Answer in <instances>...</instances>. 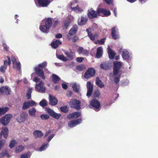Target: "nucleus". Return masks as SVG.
Returning a JSON list of instances; mask_svg holds the SVG:
<instances>
[{
    "instance_id": "603ef678",
    "label": "nucleus",
    "mask_w": 158,
    "mask_h": 158,
    "mask_svg": "<svg viewBox=\"0 0 158 158\" xmlns=\"http://www.w3.org/2000/svg\"><path fill=\"white\" fill-rule=\"evenodd\" d=\"M7 151L6 150H2L0 153V158L6 155Z\"/></svg>"
},
{
    "instance_id": "dca6fc26",
    "label": "nucleus",
    "mask_w": 158,
    "mask_h": 158,
    "mask_svg": "<svg viewBox=\"0 0 158 158\" xmlns=\"http://www.w3.org/2000/svg\"><path fill=\"white\" fill-rule=\"evenodd\" d=\"M34 70L35 73L38 76L41 77L44 80L45 79L44 72L42 69H40L38 67H35V68Z\"/></svg>"
},
{
    "instance_id": "ddd939ff",
    "label": "nucleus",
    "mask_w": 158,
    "mask_h": 158,
    "mask_svg": "<svg viewBox=\"0 0 158 158\" xmlns=\"http://www.w3.org/2000/svg\"><path fill=\"white\" fill-rule=\"evenodd\" d=\"M87 92L86 96L88 98H89L91 95L93 90V85L90 81H88L86 83Z\"/></svg>"
},
{
    "instance_id": "774afa93",
    "label": "nucleus",
    "mask_w": 158,
    "mask_h": 158,
    "mask_svg": "<svg viewBox=\"0 0 158 158\" xmlns=\"http://www.w3.org/2000/svg\"><path fill=\"white\" fill-rule=\"evenodd\" d=\"M62 88L66 90L68 88V85L65 83H63L62 84Z\"/></svg>"
},
{
    "instance_id": "7ed1b4c3",
    "label": "nucleus",
    "mask_w": 158,
    "mask_h": 158,
    "mask_svg": "<svg viewBox=\"0 0 158 158\" xmlns=\"http://www.w3.org/2000/svg\"><path fill=\"white\" fill-rule=\"evenodd\" d=\"M123 65V63L121 61H115L113 63V75L114 76L118 75Z\"/></svg>"
},
{
    "instance_id": "2f4dec72",
    "label": "nucleus",
    "mask_w": 158,
    "mask_h": 158,
    "mask_svg": "<svg viewBox=\"0 0 158 158\" xmlns=\"http://www.w3.org/2000/svg\"><path fill=\"white\" fill-rule=\"evenodd\" d=\"M33 134L35 138L40 137L43 135V134L41 131L37 130L34 131Z\"/></svg>"
},
{
    "instance_id": "72a5a7b5",
    "label": "nucleus",
    "mask_w": 158,
    "mask_h": 158,
    "mask_svg": "<svg viewBox=\"0 0 158 158\" xmlns=\"http://www.w3.org/2000/svg\"><path fill=\"white\" fill-rule=\"evenodd\" d=\"M9 108L7 107L0 108V115L5 114L9 110Z\"/></svg>"
},
{
    "instance_id": "4468645a",
    "label": "nucleus",
    "mask_w": 158,
    "mask_h": 158,
    "mask_svg": "<svg viewBox=\"0 0 158 158\" xmlns=\"http://www.w3.org/2000/svg\"><path fill=\"white\" fill-rule=\"evenodd\" d=\"M97 12L98 14L101 13L103 14L102 16L103 17H108L111 15V12L110 11L101 8H97Z\"/></svg>"
},
{
    "instance_id": "79ce46f5",
    "label": "nucleus",
    "mask_w": 158,
    "mask_h": 158,
    "mask_svg": "<svg viewBox=\"0 0 158 158\" xmlns=\"http://www.w3.org/2000/svg\"><path fill=\"white\" fill-rule=\"evenodd\" d=\"M40 118L43 120H47L49 118L50 116L47 114H42L40 115Z\"/></svg>"
},
{
    "instance_id": "c9c22d12",
    "label": "nucleus",
    "mask_w": 158,
    "mask_h": 158,
    "mask_svg": "<svg viewBox=\"0 0 158 158\" xmlns=\"http://www.w3.org/2000/svg\"><path fill=\"white\" fill-rule=\"evenodd\" d=\"M31 155V153L29 151H28L26 153L21 155L20 158H30Z\"/></svg>"
},
{
    "instance_id": "f8f14e48",
    "label": "nucleus",
    "mask_w": 158,
    "mask_h": 158,
    "mask_svg": "<svg viewBox=\"0 0 158 158\" xmlns=\"http://www.w3.org/2000/svg\"><path fill=\"white\" fill-rule=\"evenodd\" d=\"M28 115L25 112H23L21 113L20 116L17 117L16 119L17 122L20 123H24L27 119Z\"/></svg>"
},
{
    "instance_id": "a19ab883",
    "label": "nucleus",
    "mask_w": 158,
    "mask_h": 158,
    "mask_svg": "<svg viewBox=\"0 0 158 158\" xmlns=\"http://www.w3.org/2000/svg\"><path fill=\"white\" fill-rule=\"evenodd\" d=\"M56 56L58 59L63 61H66L68 60V59L63 54L59 55L58 56L57 55Z\"/></svg>"
},
{
    "instance_id": "6e6d98bb",
    "label": "nucleus",
    "mask_w": 158,
    "mask_h": 158,
    "mask_svg": "<svg viewBox=\"0 0 158 158\" xmlns=\"http://www.w3.org/2000/svg\"><path fill=\"white\" fill-rule=\"evenodd\" d=\"M106 39V38H103L100 40H97L98 43L100 44H103L105 43V40Z\"/></svg>"
},
{
    "instance_id": "a18cd8bd",
    "label": "nucleus",
    "mask_w": 158,
    "mask_h": 158,
    "mask_svg": "<svg viewBox=\"0 0 158 158\" xmlns=\"http://www.w3.org/2000/svg\"><path fill=\"white\" fill-rule=\"evenodd\" d=\"M47 65V62L46 61H44L42 63L39 64L38 65V67L40 68L41 69L44 68L46 67Z\"/></svg>"
},
{
    "instance_id": "0e129e2a",
    "label": "nucleus",
    "mask_w": 158,
    "mask_h": 158,
    "mask_svg": "<svg viewBox=\"0 0 158 158\" xmlns=\"http://www.w3.org/2000/svg\"><path fill=\"white\" fill-rule=\"evenodd\" d=\"M104 1L108 5L112 4L113 5V0H104Z\"/></svg>"
},
{
    "instance_id": "aec40b11",
    "label": "nucleus",
    "mask_w": 158,
    "mask_h": 158,
    "mask_svg": "<svg viewBox=\"0 0 158 158\" xmlns=\"http://www.w3.org/2000/svg\"><path fill=\"white\" fill-rule=\"evenodd\" d=\"M48 99L50 105L54 106L57 104L58 100L54 96L49 94Z\"/></svg>"
},
{
    "instance_id": "37998d69",
    "label": "nucleus",
    "mask_w": 158,
    "mask_h": 158,
    "mask_svg": "<svg viewBox=\"0 0 158 158\" xmlns=\"http://www.w3.org/2000/svg\"><path fill=\"white\" fill-rule=\"evenodd\" d=\"M16 144V141L15 140H12L9 144V147L10 148H12L15 147Z\"/></svg>"
},
{
    "instance_id": "49530a36",
    "label": "nucleus",
    "mask_w": 158,
    "mask_h": 158,
    "mask_svg": "<svg viewBox=\"0 0 158 158\" xmlns=\"http://www.w3.org/2000/svg\"><path fill=\"white\" fill-rule=\"evenodd\" d=\"M21 64L20 62H18L15 63V67L14 68H16L17 71L19 72H20L21 70Z\"/></svg>"
},
{
    "instance_id": "09e8293b",
    "label": "nucleus",
    "mask_w": 158,
    "mask_h": 158,
    "mask_svg": "<svg viewBox=\"0 0 158 158\" xmlns=\"http://www.w3.org/2000/svg\"><path fill=\"white\" fill-rule=\"evenodd\" d=\"M120 75H118V76L115 77H114V81L116 84H117L119 82L120 79Z\"/></svg>"
},
{
    "instance_id": "4be33fe9",
    "label": "nucleus",
    "mask_w": 158,
    "mask_h": 158,
    "mask_svg": "<svg viewBox=\"0 0 158 158\" xmlns=\"http://www.w3.org/2000/svg\"><path fill=\"white\" fill-rule=\"evenodd\" d=\"M73 90L74 92L78 93L79 92L80 88V84H77L76 82H74L71 84Z\"/></svg>"
},
{
    "instance_id": "4d7b16f0",
    "label": "nucleus",
    "mask_w": 158,
    "mask_h": 158,
    "mask_svg": "<svg viewBox=\"0 0 158 158\" xmlns=\"http://www.w3.org/2000/svg\"><path fill=\"white\" fill-rule=\"evenodd\" d=\"M11 59L13 64V67L15 68V63L18 62H17L15 57L13 56H11Z\"/></svg>"
},
{
    "instance_id": "58836bf2",
    "label": "nucleus",
    "mask_w": 158,
    "mask_h": 158,
    "mask_svg": "<svg viewBox=\"0 0 158 158\" xmlns=\"http://www.w3.org/2000/svg\"><path fill=\"white\" fill-rule=\"evenodd\" d=\"M129 81L128 79H124L121 81V85L123 86H125L128 85Z\"/></svg>"
},
{
    "instance_id": "3c124183",
    "label": "nucleus",
    "mask_w": 158,
    "mask_h": 158,
    "mask_svg": "<svg viewBox=\"0 0 158 158\" xmlns=\"http://www.w3.org/2000/svg\"><path fill=\"white\" fill-rule=\"evenodd\" d=\"M101 93L98 90L95 91L93 94L94 97L95 98H98Z\"/></svg>"
},
{
    "instance_id": "338daca9",
    "label": "nucleus",
    "mask_w": 158,
    "mask_h": 158,
    "mask_svg": "<svg viewBox=\"0 0 158 158\" xmlns=\"http://www.w3.org/2000/svg\"><path fill=\"white\" fill-rule=\"evenodd\" d=\"M70 22L69 21H65L64 23V26L66 28H67L69 26Z\"/></svg>"
},
{
    "instance_id": "0eeeda50",
    "label": "nucleus",
    "mask_w": 158,
    "mask_h": 158,
    "mask_svg": "<svg viewBox=\"0 0 158 158\" xmlns=\"http://www.w3.org/2000/svg\"><path fill=\"white\" fill-rule=\"evenodd\" d=\"M45 110L50 116L57 120L59 119L61 116L60 114L56 113L50 108H46Z\"/></svg>"
},
{
    "instance_id": "6e6552de",
    "label": "nucleus",
    "mask_w": 158,
    "mask_h": 158,
    "mask_svg": "<svg viewBox=\"0 0 158 158\" xmlns=\"http://www.w3.org/2000/svg\"><path fill=\"white\" fill-rule=\"evenodd\" d=\"M111 36L114 40L119 39L118 29L117 27H114L111 28Z\"/></svg>"
},
{
    "instance_id": "4c0bfd02",
    "label": "nucleus",
    "mask_w": 158,
    "mask_h": 158,
    "mask_svg": "<svg viewBox=\"0 0 158 158\" xmlns=\"http://www.w3.org/2000/svg\"><path fill=\"white\" fill-rule=\"evenodd\" d=\"M36 111V110L35 108H32L28 110L29 114L31 116H34L35 115Z\"/></svg>"
},
{
    "instance_id": "1a4fd4ad",
    "label": "nucleus",
    "mask_w": 158,
    "mask_h": 158,
    "mask_svg": "<svg viewBox=\"0 0 158 158\" xmlns=\"http://www.w3.org/2000/svg\"><path fill=\"white\" fill-rule=\"evenodd\" d=\"M122 56L124 60L128 61L132 59L133 54L131 52H129L127 50L124 49L122 52Z\"/></svg>"
},
{
    "instance_id": "b1692460",
    "label": "nucleus",
    "mask_w": 158,
    "mask_h": 158,
    "mask_svg": "<svg viewBox=\"0 0 158 158\" xmlns=\"http://www.w3.org/2000/svg\"><path fill=\"white\" fill-rule=\"evenodd\" d=\"M62 43L59 40L52 42L51 44L52 47L54 49H56L59 46L62 44Z\"/></svg>"
},
{
    "instance_id": "39448f33",
    "label": "nucleus",
    "mask_w": 158,
    "mask_h": 158,
    "mask_svg": "<svg viewBox=\"0 0 158 158\" xmlns=\"http://www.w3.org/2000/svg\"><path fill=\"white\" fill-rule=\"evenodd\" d=\"M12 115L10 114H6L0 119V123L3 125L6 126L9 123Z\"/></svg>"
},
{
    "instance_id": "a878e982",
    "label": "nucleus",
    "mask_w": 158,
    "mask_h": 158,
    "mask_svg": "<svg viewBox=\"0 0 158 158\" xmlns=\"http://www.w3.org/2000/svg\"><path fill=\"white\" fill-rule=\"evenodd\" d=\"M95 84L99 87L101 88H102L105 86L104 85L102 82V81L98 77L96 78Z\"/></svg>"
},
{
    "instance_id": "c85d7f7f",
    "label": "nucleus",
    "mask_w": 158,
    "mask_h": 158,
    "mask_svg": "<svg viewBox=\"0 0 158 158\" xmlns=\"http://www.w3.org/2000/svg\"><path fill=\"white\" fill-rule=\"evenodd\" d=\"M49 145V143L47 142L43 143L39 149V151L42 152L45 150L48 147Z\"/></svg>"
},
{
    "instance_id": "20e7f679",
    "label": "nucleus",
    "mask_w": 158,
    "mask_h": 158,
    "mask_svg": "<svg viewBox=\"0 0 158 158\" xmlns=\"http://www.w3.org/2000/svg\"><path fill=\"white\" fill-rule=\"evenodd\" d=\"M69 105L72 108L75 109L77 110H80L81 108V101L76 99H72L69 103Z\"/></svg>"
},
{
    "instance_id": "a211bd4d",
    "label": "nucleus",
    "mask_w": 158,
    "mask_h": 158,
    "mask_svg": "<svg viewBox=\"0 0 158 158\" xmlns=\"http://www.w3.org/2000/svg\"><path fill=\"white\" fill-rule=\"evenodd\" d=\"M100 67L103 70H109L111 67V63L109 61H104L100 64Z\"/></svg>"
},
{
    "instance_id": "5701e85b",
    "label": "nucleus",
    "mask_w": 158,
    "mask_h": 158,
    "mask_svg": "<svg viewBox=\"0 0 158 158\" xmlns=\"http://www.w3.org/2000/svg\"><path fill=\"white\" fill-rule=\"evenodd\" d=\"M103 48L102 47H98L97 49L96 57L97 58H100L102 56L103 53Z\"/></svg>"
},
{
    "instance_id": "ea45409f",
    "label": "nucleus",
    "mask_w": 158,
    "mask_h": 158,
    "mask_svg": "<svg viewBox=\"0 0 158 158\" xmlns=\"http://www.w3.org/2000/svg\"><path fill=\"white\" fill-rule=\"evenodd\" d=\"M39 104L42 107H44L47 105L48 102L45 99H43L40 102Z\"/></svg>"
},
{
    "instance_id": "f03ea898",
    "label": "nucleus",
    "mask_w": 158,
    "mask_h": 158,
    "mask_svg": "<svg viewBox=\"0 0 158 158\" xmlns=\"http://www.w3.org/2000/svg\"><path fill=\"white\" fill-rule=\"evenodd\" d=\"M90 108L96 111H98L101 109V104L100 102L95 98L93 99L90 102L89 105Z\"/></svg>"
},
{
    "instance_id": "423d86ee",
    "label": "nucleus",
    "mask_w": 158,
    "mask_h": 158,
    "mask_svg": "<svg viewBox=\"0 0 158 158\" xmlns=\"http://www.w3.org/2000/svg\"><path fill=\"white\" fill-rule=\"evenodd\" d=\"M95 73L96 71L93 68H89L84 73V78L88 79L90 77H94Z\"/></svg>"
},
{
    "instance_id": "69168bd1",
    "label": "nucleus",
    "mask_w": 158,
    "mask_h": 158,
    "mask_svg": "<svg viewBox=\"0 0 158 158\" xmlns=\"http://www.w3.org/2000/svg\"><path fill=\"white\" fill-rule=\"evenodd\" d=\"M84 48L83 47H79V48L77 49V51L79 54H81L83 52V51L84 50Z\"/></svg>"
},
{
    "instance_id": "13d9d810",
    "label": "nucleus",
    "mask_w": 158,
    "mask_h": 158,
    "mask_svg": "<svg viewBox=\"0 0 158 158\" xmlns=\"http://www.w3.org/2000/svg\"><path fill=\"white\" fill-rule=\"evenodd\" d=\"M88 36L91 40L94 41L95 40V35L93 34L92 33H88Z\"/></svg>"
},
{
    "instance_id": "473e14b6",
    "label": "nucleus",
    "mask_w": 158,
    "mask_h": 158,
    "mask_svg": "<svg viewBox=\"0 0 158 158\" xmlns=\"http://www.w3.org/2000/svg\"><path fill=\"white\" fill-rule=\"evenodd\" d=\"M69 107L67 106H61L60 107V110L61 111L64 113H67L69 110Z\"/></svg>"
},
{
    "instance_id": "2eb2a0df",
    "label": "nucleus",
    "mask_w": 158,
    "mask_h": 158,
    "mask_svg": "<svg viewBox=\"0 0 158 158\" xmlns=\"http://www.w3.org/2000/svg\"><path fill=\"white\" fill-rule=\"evenodd\" d=\"M82 119L81 118L69 121L68 123V125L70 128H73L82 123Z\"/></svg>"
},
{
    "instance_id": "5fc2aeb1",
    "label": "nucleus",
    "mask_w": 158,
    "mask_h": 158,
    "mask_svg": "<svg viewBox=\"0 0 158 158\" xmlns=\"http://www.w3.org/2000/svg\"><path fill=\"white\" fill-rule=\"evenodd\" d=\"M55 134H52L50 135L48 137L47 140V142L49 143L51 141L52 139L53 138V137L55 136Z\"/></svg>"
},
{
    "instance_id": "393cba45",
    "label": "nucleus",
    "mask_w": 158,
    "mask_h": 158,
    "mask_svg": "<svg viewBox=\"0 0 158 158\" xmlns=\"http://www.w3.org/2000/svg\"><path fill=\"white\" fill-rule=\"evenodd\" d=\"M73 3L74 2H71L69 4L70 7L73 10L76 11L77 12H81L82 11L83 9L79 7L78 5L76 7H72V6H73Z\"/></svg>"
},
{
    "instance_id": "864d4df0",
    "label": "nucleus",
    "mask_w": 158,
    "mask_h": 158,
    "mask_svg": "<svg viewBox=\"0 0 158 158\" xmlns=\"http://www.w3.org/2000/svg\"><path fill=\"white\" fill-rule=\"evenodd\" d=\"M74 118H77L80 116L81 115V113L79 111H76L73 112Z\"/></svg>"
},
{
    "instance_id": "052dcab7",
    "label": "nucleus",
    "mask_w": 158,
    "mask_h": 158,
    "mask_svg": "<svg viewBox=\"0 0 158 158\" xmlns=\"http://www.w3.org/2000/svg\"><path fill=\"white\" fill-rule=\"evenodd\" d=\"M84 67L83 65H78L77 66L76 69L79 71H82Z\"/></svg>"
},
{
    "instance_id": "6ab92c4d",
    "label": "nucleus",
    "mask_w": 158,
    "mask_h": 158,
    "mask_svg": "<svg viewBox=\"0 0 158 158\" xmlns=\"http://www.w3.org/2000/svg\"><path fill=\"white\" fill-rule=\"evenodd\" d=\"M10 92V89L8 86H2L0 88V92L3 94L9 95Z\"/></svg>"
},
{
    "instance_id": "bb28decb",
    "label": "nucleus",
    "mask_w": 158,
    "mask_h": 158,
    "mask_svg": "<svg viewBox=\"0 0 158 158\" xmlns=\"http://www.w3.org/2000/svg\"><path fill=\"white\" fill-rule=\"evenodd\" d=\"M88 19L86 16L81 17L80 21L78 20V24L79 25L82 26L85 24L87 21Z\"/></svg>"
},
{
    "instance_id": "412c9836",
    "label": "nucleus",
    "mask_w": 158,
    "mask_h": 158,
    "mask_svg": "<svg viewBox=\"0 0 158 158\" xmlns=\"http://www.w3.org/2000/svg\"><path fill=\"white\" fill-rule=\"evenodd\" d=\"M107 50L109 59L111 60L113 59L116 55L115 52L111 49L109 45L107 47Z\"/></svg>"
},
{
    "instance_id": "c03bdc74",
    "label": "nucleus",
    "mask_w": 158,
    "mask_h": 158,
    "mask_svg": "<svg viewBox=\"0 0 158 158\" xmlns=\"http://www.w3.org/2000/svg\"><path fill=\"white\" fill-rule=\"evenodd\" d=\"M73 53L72 52H64L65 55L69 58L70 60H72L73 59V56L72 55V53Z\"/></svg>"
},
{
    "instance_id": "f3484780",
    "label": "nucleus",
    "mask_w": 158,
    "mask_h": 158,
    "mask_svg": "<svg viewBox=\"0 0 158 158\" xmlns=\"http://www.w3.org/2000/svg\"><path fill=\"white\" fill-rule=\"evenodd\" d=\"M87 16L90 19H92L94 18L98 17V15L97 11L94 10L92 8L88 9Z\"/></svg>"
},
{
    "instance_id": "f704fd0d",
    "label": "nucleus",
    "mask_w": 158,
    "mask_h": 158,
    "mask_svg": "<svg viewBox=\"0 0 158 158\" xmlns=\"http://www.w3.org/2000/svg\"><path fill=\"white\" fill-rule=\"evenodd\" d=\"M24 149V147L23 146L19 145L15 148V152L16 153H18L22 151Z\"/></svg>"
},
{
    "instance_id": "9b49d317",
    "label": "nucleus",
    "mask_w": 158,
    "mask_h": 158,
    "mask_svg": "<svg viewBox=\"0 0 158 158\" xmlns=\"http://www.w3.org/2000/svg\"><path fill=\"white\" fill-rule=\"evenodd\" d=\"M38 4L36 6L38 7L47 6L51 3V0H37Z\"/></svg>"
},
{
    "instance_id": "9d476101",
    "label": "nucleus",
    "mask_w": 158,
    "mask_h": 158,
    "mask_svg": "<svg viewBox=\"0 0 158 158\" xmlns=\"http://www.w3.org/2000/svg\"><path fill=\"white\" fill-rule=\"evenodd\" d=\"M44 85L43 81H41L39 83L35 84V89L38 92H40L42 93H44L45 92L46 87Z\"/></svg>"
},
{
    "instance_id": "f257e3e1",
    "label": "nucleus",
    "mask_w": 158,
    "mask_h": 158,
    "mask_svg": "<svg viewBox=\"0 0 158 158\" xmlns=\"http://www.w3.org/2000/svg\"><path fill=\"white\" fill-rule=\"evenodd\" d=\"M52 23V20L51 18H48L46 20H43L40 26V30L41 32L44 33H48Z\"/></svg>"
},
{
    "instance_id": "680f3d73",
    "label": "nucleus",
    "mask_w": 158,
    "mask_h": 158,
    "mask_svg": "<svg viewBox=\"0 0 158 158\" xmlns=\"http://www.w3.org/2000/svg\"><path fill=\"white\" fill-rule=\"evenodd\" d=\"M67 118L68 119H69V120L73 118H74L73 113L68 114L67 117Z\"/></svg>"
},
{
    "instance_id": "de8ad7c7",
    "label": "nucleus",
    "mask_w": 158,
    "mask_h": 158,
    "mask_svg": "<svg viewBox=\"0 0 158 158\" xmlns=\"http://www.w3.org/2000/svg\"><path fill=\"white\" fill-rule=\"evenodd\" d=\"M6 142V140L5 139H2L0 140V151L4 146Z\"/></svg>"
},
{
    "instance_id": "8fccbe9b",
    "label": "nucleus",
    "mask_w": 158,
    "mask_h": 158,
    "mask_svg": "<svg viewBox=\"0 0 158 158\" xmlns=\"http://www.w3.org/2000/svg\"><path fill=\"white\" fill-rule=\"evenodd\" d=\"M29 108V107L28 106V104L27 102H24L23 105V106L22 107V109L23 110H25L26 109H27Z\"/></svg>"
},
{
    "instance_id": "e2e57ef3",
    "label": "nucleus",
    "mask_w": 158,
    "mask_h": 158,
    "mask_svg": "<svg viewBox=\"0 0 158 158\" xmlns=\"http://www.w3.org/2000/svg\"><path fill=\"white\" fill-rule=\"evenodd\" d=\"M84 59V58L83 57H78L76 58V61L79 63L81 62Z\"/></svg>"
},
{
    "instance_id": "c756f323",
    "label": "nucleus",
    "mask_w": 158,
    "mask_h": 158,
    "mask_svg": "<svg viewBox=\"0 0 158 158\" xmlns=\"http://www.w3.org/2000/svg\"><path fill=\"white\" fill-rule=\"evenodd\" d=\"M8 133V130L6 127L2 128L1 133L2 134V135H3L5 139H6L7 138Z\"/></svg>"
},
{
    "instance_id": "cd10ccee",
    "label": "nucleus",
    "mask_w": 158,
    "mask_h": 158,
    "mask_svg": "<svg viewBox=\"0 0 158 158\" xmlns=\"http://www.w3.org/2000/svg\"><path fill=\"white\" fill-rule=\"evenodd\" d=\"M77 26L76 24L74 25L73 27L70 30L69 33L71 35H73L77 33Z\"/></svg>"
},
{
    "instance_id": "e433bc0d",
    "label": "nucleus",
    "mask_w": 158,
    "mask_h": 158,
    "mask_svg": "<svg viewBox=\"0 0 158 158\" xmlns=\"http://www.w3.org/2000/svg\"><path fill=\"white\" fill-rule=\"evenodd\" d=\"M32 88H30L28 89L27 91V92L26 94V97L28 99H29L31 98V94L32 92Z\"/></svg>"
},
{
    "instance_id": "bf43d9fd",
    "label": "nucleus",
    "mask_w": 158,
    "mask_h": 158,
    "mask_svg": "<svg viewBox=\"0 0 158 158\" xmlns=\"http://www.w3.org/2000/svg\"><path fill=\"white\" fill-rule=\"evenodd\" d=\"M6 66L2 65L0 68V71L2 72L3 73H5V70L6 68Z\"/></svg>"
},
{
    "instance_id": "7c9ffc66",
    "label": "nucleus",
    "mask_w": 158,
    "mask_h": 158,
    "mask_svg": "<svg viewBox=\"0 0 158 158\" xmlns=\"http://www.w3.org/2000/svg\"><path fill=\"white\" fill-rule=\"evenodd\" d=\"M52 79L53 82L55 83H57L58 82L61 80L60 78L57 75L53 74L52 76Z\"/></svg>"
}]
</instances>
